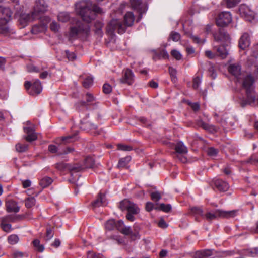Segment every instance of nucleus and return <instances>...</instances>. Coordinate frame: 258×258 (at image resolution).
Wrapping results in <instances>:
<instances>
[{
  "mask_svg": "<svg viewBox=\"0 0 258 258\" xmlns=\"http://www.w3.org/2000/svg\"><path fill=\"white\" fill-rule=\"evenodd\" d=\"M90 32V26L88 24H83L82 22L78 21L76 24L71 27L70 37L75 38L81 35H87Z\"/></svg>",
  "mask_w": 258,
  "mask_h": 258,
  "instance_id": "nucleus-5",
  "label": "nucleus"
},
{
  "mask_svg": "<svg viewBox=\"0 0 258 258\" xmlns=\"http://www.w3.org/2000/svg\"><path fill=\"white\" fill-rule=\"evenodd\" d=\"M241 69V66L237 63L230 64L228 68L229 72L237 78L238 81H240L242 75Z\"/></svg>",
  "mask_w": 258,
  "mask_h": 258,
  "instance_id": "nucleus-13",
  "label": "nucleus"
},
{
  "mask_svg": "<svg viewBox=\"0 0 258 258\" xmlns=\"http://www.w3.org/2000/svg\"><path fill=\"white\" fill-rule=\"evenodd\" d=\"M131 4L133 9L138 10L140 15L146 12L147 10L146 3L141 2L140 0H131Z\"/></svg>",
  "mask_w": 258,
  "mask_h": 258,
  "instance_id": "nucleus-12",
  "label": "nucleus"
},
{
  "mask_svg": "<svg viewBox=\"0 0 258 258\" xmlns=\"http://www.w3.org/2000/svg\"><path fill=\"white\" fill-rule=\"evenodd\" d=\"M132 203L127 200H124L120 203L119 207L122 211L125 210H127L128 208H130V206H131Z\"/></svg>",
  "mask_w": 258,
  "mask_h": 258,
  "instance_id": "nucleus-28",
  "label": "nucleus"
},
{
  "mask_svg": "<svg viewBox=\"0 0 258 258\" xmlns=\"http://www.w3.org/2000/svg\"><path fill=\"white\" fill-rule=\"evenodd\" d=\"M171 55L177 60H179L182 58V54L177 50H172L171 52Z\"/></svg>",
  "mask_w": 258,
  "mask_h": 258,
  "instance_id": "nucleus-42",
  "label": "nucleus"
},
{
  "mask_svg": "<svg viewBox=\"0 0 258 258\" xmlns=\"http://www.w3.org/2000/svg\"><path fill=\"white\" fill-rule=\"evenodd\" d=\"M239 12L241 17H242L246 21L251 22L255 19V12L247 5H240L239 8Z\"/></svg>",
  "mask_w": 258,
  "mask_h": 258,
  "instance_id": "nucleus-9",
  "label": "nucleus"
},
{
  "mask_svg": "<svg viewBox=\"0 0 258 258\" xmlns=\"http://www.w3.org/2000/svg\"><path fill=\"white\" fill-rule=\"evenodd\" d=\"M238 213V210L225 211L221 209H217L215 211H207L204 216L207 220H212L221 218H231L235 217Z\"/></svg>",
  "mask_w": 258,
  "mask_h": 258,
  "instance_id": "nucleus-4",
  "label": "nucleus"
},
{
  "mask_svg": "<svg viewBox=\"0 0 258 258\" xmlns=\"http://www.w3.org/2000/svg\"><path fill=\"white\" fill-rule=\"evenodd\" d=\"M131 160V157L130 156H126L124 158H121L117 165V167L118 168H124L125 167L129 162Z\"/></svg>",
  "mask_w": 258,
  "mask_h": 258,
  "instance_id": "nucleus-24",
  "label": "nucleus"
},
{
  "mask_svg": "<svg viewBox=\"0 0 258 258\" xmlns=\"http://www.w3.org/2000/svg\"><path fill=\"white\" fill-rule=\"evenodd\" d=\"M115 227L120 231L124 227V223L122 221H118L117 223H115Z\"/></svg>",
  "mask_w": 258,
  "mask_h": 258,
  "instance_id": "nucleus-63",
  "label": "nucleus"
},
{
  "mask_svg": "<svg viewBox=\"0 0 258 258\" xmlns=\"http://www.w3.org/2000/svg\"><path fill=\"white\" fill-rule=\"evenodd\" d=\"M201 83V78L200 77H196L193 80L192 87L194 89H197L199 88Z\"/></svg>",
  "mask_w": 258,
  "mask_h": 258,
  "instance_id": "nucleus-45",
  "label": "nucleus"
},
{
  "mask_svg": "<svg viewBox=\"0 0 258 258\" xmlns=\"http://www.w3.org/2000/svg\"><path fill=\"white\" fill-rule=\"evenodd\" d=\"M27 71L29 72H38L39 70L35 66L30 64L27 66Z\"/></svg>",
  "mask_w": 258,
  "mask_h": 258,
  "instance_id": "nucleus-60",
  "label": "nucleus"
},
{
  "mask_svg": "<svg viewBox=\"0 0 258 258\" xmlns=\"http://www.w3.org/2000/svg\"><path fill=\"white\" fill-rule=\"evenodd\" d=\"M47 8L48 5L44 0H36L33 11L34 17L39 19L40 15L44 13L47 10Z\"/></svg>",
  "mask_w": 258,
  "mask_h": 258,
  "instance_id": "nucleus-7",
  "label": "nucleus"
},
{
  "mask_svg": "<svg viewBox=\"0 0 258 258\" xmlns=\"http://www.w3.org/2000/svg\"><path fill=\"white\" fill-rule=\"evenodd\" d=\"M6 210L8 212H19L20 207L18 206L17 203L13 200H9L6 202Z\"/></svg>",
  "mask_w": 258,
  "mask_h": 258,
  "instance_id": "nucleus-18",
  "label": "nucleus"
},
{
  "mask_svg": "<svg viewBox=\"0 0 258 258\" xmlns=\"http://www.w3.org/2000/svg\"><path fill=\"white\" fill-rule=\"evenodd\" d=\"M74 137L75 135H69L66 137H62V141L65 143H69L73 141V140H72Z\"/></svg>",
  "mask_w": 258,
  "mask_h": 258,
  "instance_id": "nucleus-62",
  "label": "nucleus"
},
{
  "mask_svg": "<svg viewBox=\"0 0 258 258\" xmlns=\"http://www.w3.org/2000/svg\"><path fill=\"white\" fill-rule=\"evenodd\" d=\"M170 38L174 41H178L180 39V35L177 32H172L170 33Z\"/></svg>",
  "mask_w": 258,
  "mask_h": 258,
  "instance_id": "nucleus-47",
  "label": "nucleus"
},
{
  "mask_svg": "<svg viewBox=\"0 0 258 258\" xmlns=\"http://www.w3.org/2000/svg\"><path fill=\"white\" fill-rule=\"evenodd\" d=\"M191 211L194 214L204 216V211L200 207H192L191 208Z\"/></svg>",
  "mask_w": 258,
  "mask_h": 258,
  "instance_id": "nucleus-41",
  "label": "nucleus"
},
{
  "mask_svg": "<svg viewBox=\"0 0 258 258\" xmlns=\"http://www.w3.org/2000/svg\"><path fill=\"white\" fill-rule=\"evenodd\" d=\"M169 72L172 81L173 82H176L177 80V78L176 77L177 71L176 69L171 67H169Z\"/></svg>",
  "mask_w": 258,
  "mask_h": 258,
  "instance_id": "nucleus-37",
  "label": "nucleus"
},
{
  "mask_svg": "<svg viewBox=\"0 0 258 258\" xmlns=\"http://www.w3.org/2000/svg\"><path fill=\"white\" fill-rule=\"evenodd\" d=\"M175 149L176 152L179 154H185L187 152V148L181 142L177 143Z\"/></svg>",
  "mask_w": 258,
  "mask_h": 258,
  "instance_id": "nucleus-23",
  "label": "nucleus"
},
{
  "mask_svg": "<svg viewBox=\"0 0 258 258\" xmlns=\"http://www.w3.org/2000/svg\"><path fill=\"white\" fill-rule=\"evenodd\" d=\"M16 150L18 152H24L28 150V145L26 144L19 143L16 145Z\"/></svg>",
  "mask_w": 258,
  "mask_h": 258,
  "instance_id": "nucleus-27",
  "label": "nucleus"
},
{
  "mask_svg": "<svg viewBox=\"0 0 258 258\" xmlns=\"http://www.w3.org/2000/svg\"><path fill=\"white\" fill-rule=\"evenodd\" d=\"M198 125L209 132H213L215 130V128L214 126L209 125L208 123L203 122L202 120H200L198 122Z\"/></svg>",
  "mask_w": 258,
  "mask_h": 258,
  "instance_id": "nucleus-25",
  "label": "nucleus"
},
{
  "mask_svg": "<svg viewBox=\"0 0 258 258\" xmlns=\"http://www.w3.org/2000/svg\"><path fill=\"white\" fill-rule=\"evenodd\" d=\"M52 182L53 180L52 178L45 176L40 180L39 184L42 188H45L50 185Z\"/></svg>",
  "mask_w": 258,
  "mask_h": 258,
  "instance_id": "nucleus-22",
  "label": "nucleus"
},
{
  "mask_svg": "<svg viewBox=\"0 0 258 258\" xmlns=\"http://www.w3.org/2000/svg\"><path fill=\"white\" fill-rule=\"evenodd\" d=\"M36 203V200L34 197H29L25 200V206L27 208H31Z\"/></svg>",
  "mask_w": 258,
  "mask_h": 258,
  "instance_id": "nucleus-35",
  "label": "nucleus"
},
{
  "mask_svg": "<svg viewBox=\"0 0 258 258\" xmlns=\"http://www.w3.org/2000/svg\"><path fill=\"white\" fill-rule=\"evenodd\" d=\"M87 258H100V256L93 252L89 251L87 254Z\"/></svg>",
  "mask_w": 258,
  "mask_h": 258,
  "instance_id": "nucleus-64",
  "label": "nucleus"
},
{
  "mask_svg": "<svg viewBox=\"0 0 258 258\" xmlns=\"http://www.w3.org/2000/svg\"><path fill=\"white\" fill-rule=\"evenodd\" d=\"M95 26L96 27V33L98 34L99 35H101L102 32H101V28L102 27L103 24L102 23L100 22H96L95 24Z\"/></svg>",
  "mask_w": 258,
  "mask_h": 258,
  "instance_id": "nucleus-57",
  "label": "nucleus"
},
{
  "mask_svg": "<svg viewBox=\"0 0 258 258\" xmlns=\"http://www.w3.org/2000/svg\"><path fill=\"white\" fill-rule=\"evenodd\" d=\"M68 166L69 164L61 162L56 164L55 168L61 171H68Z\"/></svg>",
  "mask_w": 258,
  "mask_h": 258,
  "instance_id": "nucleus-38",
  "label": "nucleus"
},
{
  "mask_svg": "<svg viewBox=\"0 0 258 258\" xmlns=\"http://www.w3.org/2000/svg\"><path fill=\"white\" fill-rule=\"evenodd\" d=\"M151 197L152 200L156 202L161 198V195L159 192L156 191L151 193Z\"/></svg>",
  "mask_w": 258,
  "mask_h": 258,
  "instance_id": "nucleus-54",
  "label": "nucleus"
},
{
  "mask_svg": "<svg viewBox=\"0 0 258 258\" xmlns=\"http://www.w3.org/2000/svg\"><path fill=\"white\" fill-rule=\"evenodd\" d=\"M107 205L105 195L99 194L97 198L92 203V206L95 208L100 206H104Z\"/></svg>",
  "mask_w": 258,
  "mask_h": 258,
  "instance_id": "nucleus-17",
  "label": "nucleus"
},
{
  "mask_svg": "<svg viewBox=\"0 0 258 258\" xmlns=\"http://www.w3.org/2000/svg\"><path fill=\"white\" fill-rule=\"evenodd\" d=\"M1 227L2 229L6 232H10L12 231V225L9 224H1Z\"/></svg>",
  "mask_w": 258,
  "mask_h": 258,
  "instance_id": "nucleus-48",
  "label": "nucleus"
},
{
  "mask_svg": "<svg viewBox=\"0 0 258 258\" xmlns=\"http://www.w3.org/2000/svg\"><path fill=\"white\" fill-rule=\"evenodd\" d=\"M65 54L69 60L73 61L76 58V55L74 52H70L68 50H66Z\"/></svg>",
  "mask_w": 258,
  "mask_h": 258,
  "instance_id": "nucleus-52",
  "label": "nucleus"
},
{
  "mask_svg": "<svg viewBox=\"0 0 258 258\" xmlns=\"http://www.w3.org/2000/svg\"><path fill=\"white\" fill-rule=\"evenodd\" d=\"M12 217L10 215H7L1 218V224H7L12 222Z\"/></svg>",
  "mask_w": 258,
  "mask_h": 258,
  "instance_id": "nucleus-50",
  "label": "nucleus"
},
{
  "mask_svg": "<svg viewBox=\"0 0 258 258\" xmlns=\"http://www.w3.org/2000/svg\"><path fill=\"white\" fill-rule=\"evenodd\" d=\"M155 209L161 210L165 212H168L171 209V206L170 204H160L158 207H156Z\"/></svg>",
  "mask_w": 258,
  "mask_h": 258,
  "instance_id": "nucleus-34",
  "label": "nucleus"
},
{
  "mask_svg": "<svg viewBox=\"0 0 258 258\" xmlns=\"http://www.w3.org/2000/svg\"><path fill=\"white\" fill-rule=\"evenodd\" d=\"M103 90L105 94H109L111 92L112 88L109 84L105 83L103 86Z\"/></svg>",
  "mask_w": 258,
  "mask_h": 258,
  "instance_id": "nucleus-59",
  "label": "nucleus"
},
{
  "mask_svg": "<svg viewBox=\"0 0 258 258\" xmlns=\"http://www.w3.org/2000/svg\"><path fill=\"white\" fill-rule=\"evenodd\" d=\"M240 0H226L227 7L228 8H232L234 7Z\"/></svg>",
  "mask_w": 258,
  "mask_h": 258,
  "instance_id": "nucleus-55",
  "label": "nucleus"
},
{
  "mask_svg": "<svg viewBox=\"0 0 258 258\" xmlns=\"http://www.w3.org/2000/svg\"><path fill=\"white\" fill-rule=\"evenodd\" d=\"M45 28L46 26L44 24L40 25H35L32 27L31 31L33 34H36L43 31Z\"/></svg>",
  "mask_w": 258,
  "mask_h": 258,
  "instance_id": "nucleus-30",
  "label": "nucleus"
},
{
  "mask_svg": "<svg viewBox=\"0 0 258 258\" xmlns=\"http://www.w3.org/2000/svg\"><path fill=\"white\" fill-rule=\"evenodd\" d=\"M24 130L27 135L25 137V139L28 142H32L37 139V135L31 127H24Z\"/></svg>",
  "mask_w": 258,
  "mask_h": 258,
  "instance_id": "nucleus-16",
  "label": "nucleus"
},
{
  "mask_svg": "<svg viewBox=\"0 0 258 258\" xmlns=\"http://www.w3.org/2000/svg\"><path fill=\"white\" fill-rule=\"evenodd\" d=\"M76 11L84 21L89 23L95 19L96 13L101 12V10L90 1L85 0L76 3Z\"/></svg>",
  "mask_w": 258,
  "mask_h": 258,
  "instance_id": "nucleus-2",
  "label": "nucleus"
},
{
  "mask_svg": "<svg viewBox=\"0 0 258 258\" xmlns=\"http://www.w3.org/2000/svg\"><path fill=\"white\" fill-rule=\"evenodd\" d=\"M218 150L215 149L213 147H210L207 150L208 154L212 157L216 156L218 153Z\"/></svg>",
  "mask_w": 258,
  "mask_h": 258,
  "instance_id": "nucleus-51",
  "label": "nucleus"
},
{
  "mask_svg": "<svg viewBox=\"0 0 258 258\" xmlns=\"http://www.w3.org/2000/svg\"><path fill=\"white\" fill-rule=\"evenodd\" d=\"M48 150L51 153H58L59 152H61V151L59 150L58 148L54 145H50L48 146Z\"/></svg>",
  "mask_w": 258,
  "mask_h": 258,
  "instance_id": "nucleus-56",
  "label": "nucleus"
},
{
  "mask_svg": "<svg viewBox=\"0 0 258 258\" xmlns=\"http://www.w3.org/2000/svg\"><path fill=\"white\" fill-rule=\"evenodd\" d=\"M214 185L220 191H226L229 188V184L227 182L219 179L214 181Z\"/></svg>",
  "mask_w": 258,
  "mask_h": 258,
  "instance_id": "nucleus-15",
  "label": "nucleus"
},
{
  "mask_svg": "<svg viewBox=\"0 0 258 258\" xmlns=\"http://www.w3.org/2000/svg\"><path fill=\"white\" fill-rule=\"evenodd\" d=\"M23 256V253L20 251H14L11 254L10 257V258H18L21 257Z\"/></svg>",
  "mask_w": 258,
  "mask_h": 258,
  "instance_id": "nucleus-61",
  "label": "nucleus"
},
{
  "mask_svg": "<svg viewBox=\"0 0 258 258\" xmlns=\"http://www.w3.org/2000/svg\"><path fill=\"white\" fill-rule=\"evenodd\" d=\"M120 232L125 235H129L132 234V231L130 226H124Z\"/></svg>",
  "mask_w": 258,
  "mask_h": 258,
  "instance_id": "nucleus-49",
  "label": "nucleus"
},
{
  "mask_svg": "<svg viewBox=\"0 0 258 258\" xmlns=\"http://www.w3.org/2000/svg\"><path fill=\"white\" fill-rule=\"evenodd\" d=\"M190 38L192 40V41L197 44H203L205 43V39H201L200 38L197 36H195L193 35H190Z\"/></svg>",
  "mask_w": 258,
  "mask_h": 258,
  "instance_id": "nucleus-44",
  "label": "nucleus"
},
{
  "mask_svg": "<svg viewBox=\"0 0 258 258\" xmlns=\"http://www.w3.org/2000/svg\"><path fill=\"white\" fill-rule=\"evenodd\" d=\"M50 30L54 33L59 32L60 29V25L55 21H53L49 26Z\"/></svg>",
  "mask_w": 258,
  "mask_h": 258,
  "instance_id": "nucleus-32",
  "label": "nucleus"
},
{
  "mask_svg": "<svg viewBox=\"0 0 258 258\" xmlns=\"http://www.w3.org/2000/svg\"><path fill=\"white\" fill-rule=\"evenodd\" d=\"M37 19L38 18L37 17H34L33 12H32L31 14H22L20 16L19 18V23L21 26V28H23L29 22Z\"/></svg>",
  "mask_w": 258,
  "mask_h": 258,
  "instance_id": "nucleus-11",
  "label": "nucleus"
},
{
  "mask_svg": "<svg viewBox=\"0 0 258 258\" xmlns=\"http://www.w3.org/2000/svg\"><path fill=\"white\" fill-rule=\"evenodd\" d=\"M134 78L133 72L131 70L127 69L122 71V75L119 79V82L131 85L134 82Z\"/></svg>",
  "mask_w": 258,
  "mask_h": 258,
  "instance_id": "nucleus-10",
  "label": "nucleus"
},
{
  "mask_svg": "<svg viewBox=\"0 0 258 258\" xmlns=\"http://www.w3.org/2000/svg\"><path fill=\"white\" fill-rule=\"evenodd\" d=\"M94 164V160L91 157H87L84 161V168H92Z\"/></svg>",
  "mask_w": 258,
  "mask_h": 258,
  "instance_id": "nucleus-29",
  "label": "nucleus"
},
{
  "mask_svg": "<svg viewBox=\"0 0 258 258\" xmlns=\"http://www.w3.org/2000/svg\"><path fill=\"white\" fill-rule=\"evenodd\" d=\"M54 235L53 232L51 228H47L46 230V240L51 239Z\"/></svg>",
  "mask_w": 258,
  "mask_h": 258,
  "instance_id": "nucleus-58",
  "label": "nucleus"
},
{
  "mask_svg": "<svg viewBox=\"0 0 258 258\" xmlns=\"http://www.w3.org/2000/svg\"><path fill=\"white\" fill-rule=\"evenodd\" d=\"M105 228L108 230H112L115 227V222L114 220H108L105 225Z\"/></svg>",
  "mask_w": 258,
  "mask_h": 258,
  "instance_id": "nucleus-40",
  "label": "nucleus"
},
{
  "mask_svg": "<svg viewBox=\"0 0 258 258\" xmlns=\"http://www.w3.org/2000/svg\"><path fill=\"white\" fill-rule=\"evenodd\" d=\"M250 44L249 35L247 33H243L239 41V47L242 50L246 49Z\"/></svg>",
  "mask_w": 258,
  "mask_h": 258,
  "instance_id": "nucleus-14",
  "label": "nucleus"
},
{
  "mask_svg": "<svg viewBox=\"0 0 258 258\" xmlns=\"http://www.w3.org/2000/svg\"><path fill=\"white\" fill-rule=\"evenodd\" d=\"M139 208L134 203H132L130 208L127 209V212L131 214H137L139 212Z\"/></svg>",
  "mask_w": 258,
  "mask_h": 258,
  "instance_id": "nucleus-36",
  "label": "nucleus"
},
{
  "mask_svg": "<svg viewBox=\"0 0 258 258\" xmlns=\"http://www.w3.org/2000/svg\"><path fill=\"white\" fill-rule=\"evenodd\" d=\"M117 149L124 151H131L133 149L132 147L130 146L121 144L117 145Z\"/></svg>",
  "mask_w": 258,
  "mask_h": 258,
  "instance_id": "nucleus-43",
  "label": "nucleus"
},
{
  "mask_svg": "<svg viewBox=\"0 0 258 258\" xmlns=\"http://www.w3.org/2000/svg\"><path fill=\"white\" fill-rule=\"evenodd\" d=\"M68 171L70 172H79L84 169L82 166L78 164H69Z\"/></svg>",
  "mask_w": 258,
  "mask_h": 258,
  "instance_id": "nucleus-26",
  "label": "nucleus"
},
{
  "mask_svg": "<svg viewBox=\"0 0 258 258\" xmlns=\"http://www.w3.org/2000/svg\"><path fill=\"white\" fill-rule=\"evenodd\" d=\"M93 78L90 76H88L85 79L84 81H83V85L85 88H87L90 87L93 84Z\"/></svg>",
  "mask_w": 258,
  "mask_h": 258,
  "instance_id": "nucleus-39",
  "label": "nucleus"
},
{
  "mask_svg": "<svg viewBox=\"0 0 258 258\" xmlns=\"http://www.w3.org/2000/svg\"><path fill=\"white\" fill-rule=\"evenodd\" d=\"M214 39L217 41L228 42L229 40V36L223 30L220 31L218 34H215L214 35Z\"/></svg>",
  "mask_w": 258,
  "mask_h": 258,
  "instance_id": "nucleus-20",
  "label": "nucleus"
},
{
  "mask_svg": "<svg viewBox=\"0 0 258 258\" xmlns=\"http://www.w3.org/2000/svg\"><path fill=\"white\" fill-rule=\"evenodd\" d=\"M24 86L28 93L31 95L39 94L42 89L40 81L38 79L36 80L32 85H31L30 82L26 81Z\"/></svg>",
  "mask_w": 258,
  "mask_h": 258,
  "instance_id": "nucleus-6",
  "label": "nucleus"
},
{
  "mask_svg": "<svg viewBox=\"0 0 258 258\" xmlns=\"http://www.w3.org/2000/svg\"><path fill=\"white\" fill-rule=\"evenodd\" d=\"M232 21L231 14L228 12L220 13L216 19V23L219 27H225Z\"/></svg>",
  "mask_w": 258,
  "mask_h": 258,
  "instance_id": "nucleus-8",
  "label": "nucleus"
},
{
  "mask_svg": "<svg viewBox=\"0 0 258 258\" xmlns=\"http://www.w3.org/2000/svg\"><path fill=\"white\" fill-rule=\"evenodd\" d=\"M70 15L67 12H60L57 15V20L62 23H66L69 21Z\"/></svg>",
  "mask_w": 258,
  "mask_h": 258,
  "instance_id": "nucleus-21",
  "label": "nucleus"
},
{
  "mask_svg": "<svg viewBox=\"0 0 258 258\" xmlns=\"http://www.w3.org/2000/svg\"><path fill=\"white\" fill-rule=\"evenodd\" d=\"M218 55L222 58H224L228 54L227 50L223 46H221L217 49Z\"/></svg>",
  "mask_w": 258,
  "mask_h": 258,
  "instance_id": "nucleus-31",
  "label": "nucleus"
},
{
  "mask_svg": "<svg viewBox=\"0 0 258 258\" xmlns=\"http://www.w3.org/2000/svg\"><path fill=\"white\" fill-rule=\"evenodd\" d=\"M255 72L252 75L251 74H242L240 79L242 87L245 90L246 98L243 99L242 105L252 104L255 101V96L254 92V83L258 77V66H254Z\"/></svg>",
  "mask_w": 258,
  "mask_h": 258,
  "instance_id": "nucleus-1",
  "label": "nucleus"
},
{
  "mask_svg": "<svg viewBox=\"0 0 258 258\" xmlns=\"http://www.w3.org/2000/svg\"><path fill=\"white\" fill-rule=\"evenodd\" d=\"M19 240V237L17 235L12 234L8 237V242L12 245L17 244Z\"/></svg>",
  "mask_w": 258,
  "mask_h": 258,
  "instance_id": "nucleus-33",
  "label": "nucleus"
},
{
  "mask_svg": "<svg viewBox=\"0 0 258 258\" xmlns=\"http://www.w3.org/2000/svg\"><path fill=\"white\" fill-rule=\"evenodd\" d=\"M109 238L115 241L118 244L122 243L124 241L123 239L120 236L116 235H112Z\"/></svg>",
  "mask_w": 258,
  "mask_h": 258,
  "instance_id": "nucleus-53",
  "label": "nucleus"
},
{
  "mask_svg": "<svg viewBox=\"0 0 258 258\" xmlns=\"http://www.w3.org/2000/svg\"><path fill=\"white\" fill-rule=\"evenodd\" d=\"M213 255V251L211 249L198 250L194 254V258H206Z\"/></svg>",
  "mask_w": 258,
  "mask_h": 258,
  "instance_id": "nucleus-19",
  "label": "nucleus"
},
{
  "mask_svg": "<svg viewBox=\"0 0 258 258\" xmlns=\"http://www.w3.org/2000/svg\"><path fill=\"white\" fill-rule=\"evenodd\" d=\"M247 255L251 257H258V248H255L247 251Z\"/></svg>",
  "mask_w": 258,
  "mask_h": 258,
  "instance_id": "nucleus-46",
  "label": "nucleus"
},
{
  "mask_svg": "<svg viewBox=\"0 0 258 258\" xmlns=\"http://www.w3.org/2000/svg\"><path fill=\"white\" fill-rule=\"evenodd\" d=\"M135 17L132 12H127L124 17L125 25L117 19L112 20L106 28V31L110 34H112L115 31L119 34H122L125 31L126 27L131 26L134 22Z\"/></svg>",
  "mask_w": 258,
  "mask_h": 258,
  "instance_id": "nucleus-3",
  "label": "nucleus"
}]
</instances>
